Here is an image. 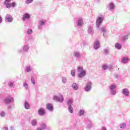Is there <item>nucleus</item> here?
Returning <instances> with one entry per match:
<instances>
[{
    "instance_id": "obj_1",
    "label": "nucleus",
    "mask_w": 130,
    "mask_h": 130,
    "mask_svg": "<svg viewBox=\"0 0 130 130\" xmlns=\"http://www.w3.org/2000/svg\"><path fill=\"white\" fill-rule=\"evenodd\" d=\"M103 21H104V17L101 16H99L96 20V27L98 29L101 31V32H103V35L104 37H107V29H106V27H100L101 24L103 23Z\"/></svg>"
},
{
    "instance_id": "obj_2",
    "label": "nucleus",
    "mask_w": 130,
    "mask_h": 130,
    "mask_svg": "<svg viewBox=\"0 0 130 130\" xmlns=\"http://www.w3.org/2000/svg\"><path fill=\"white\" fill-rule=\"evenodd\" d=\"M77 72L78 73V78H84L87 73L86 70H84V68L82 66H78L77 67Z\"/></svg>"
},
{
    "instance_id": "obj_3",
    "label": "nucleus",
    "mask_w": 130,
    "mask_h": 130,
    "mask_svg": "<svg viewBox=\"0 0 130 130\" xmlns=\"http://www.w3.org/2000/svg\"><path fill=\"white\" fill-rule=\"evenodd\" d=\"M109 88L112 96H115L117 93L116 90H115V89H116V84L115 83L111 84L109 86Z\"/></svg>"
},
{
    "instance_id": "obj_4",
    "label": "nucleus",
    "mask_w": 130,
    "mask_h": 130,
    "mask_svg": "<svg viewBox=\"0 0 130 130\" xmlns=\"http://www.w3.org/2000/svg\"><path fill=\"white\" fill-rule=\"evenodd\" d=\"M13 102H14V97L12 95H9L4 99V103H5L6 105H8V104H11V103H13Z\"/></svg>"
},
{
    "instance_id": "obj_5",
    "label": "nucleus",
    "mask_w": 130,
    "mask_h": 130,
    "mask_svg": "<svg viewBox=\"0 0 130 130\" xmlns=\"http://www.w3.org/2000/svg\"><path fill=\"white\" fill-rule=\"evenodd\" d=\"M46 23V20L42 19L39 21V23L38 25V28L39 30H41L43 29V27L45 26V23Z\"/></svg>"
},
{
    "instance_id": "obj_6",
    "label": "nucleus",
    "mask_w": 130,
    "mask_h": 130,
    "mask_svg": "<svg viewBox=\"0 0 130 130\" xmlns=\"http://www.w3.org/2000/svg\"><path fill=\"white\" fill-rule=\"evenodd\" d=\"M92 89V82H88L86 84V86L84 88V90L85 92H90Z\"/></svg>"
},
{
    "instance_id": "obj_7",
    "label": "nucleus",
    "mask_w": 130,
    "mask_h": 130,
    "mask_svg": "<svg viewBox=\"0 0 130 130\" xmlns=\"http://www.w3.org/2000/svg\"><path fill=\"white\" fill-rule=\"evenodd\" d=\"M53 100L58 102H63L64 99L63 98V96H62V94H60L59 96L54 95L53 97Z\"/></svg>"
},
{
    "instance_id": "obj_8",
    "label": "nucleus",
    "mask_w": 130,
    "mask_h": 130,
    "mask_svg": "<svg viewBox=\"0 0 130 130\" xmlns=\"http://www.w3.org/2000/svg\"><path fill=\"white\" fill-rule=\"evenodd\" d=\"M29 50V45H24L22 47V49H19L18 50V52H27Z\"/></svg>"
},
{
    "instance_id": "obj_9",
    "label": "nucleus",
    "mask_w": 130,
    "mask_h": 130,
    "mask_svg": "<svg viewBox=\"0 0 130 130\" xmlns=\"http://www.w3.org/2000/svg\"><path fill=\"white\" fill-rule=\"evenodd\" d=\"M84 24V20L82 18H78L76 21V25L77 27H82Z\"/></svg>"
},
{
    "instance_id": "obj_10",
    "label": "nucleus",
    "mask_w": 130,
    "mask_h": 130,
    "mask_svg": "<svg viewBox=\"0 0 130 130\" xmlns=\"http://www.w3.org/2000/svg\"><path fill=\"white\" fill-rule=\"evenodd\" d=\"M5 20H7L8 23H12L14 20V18L10 14H7L5 16Z\"/></svg>"
},
{
    "instance_id": "obj_11",
    "label": "nucleus",
    "mask_w": 130,
    "mask_h": 130,
    "mask_svg": "<svg viewBox=\"0 0 130 130\" xmlns=\"http://www.w3.org/2000/svg\"><path fill=\"white\" fill-rule=\"evenodd\" d=\"M38 113L40 116H44L46 114V112L44 109L41 108L39 109Z\"/></svg>"
},
{
    "instance_id": "obj_12",
    "label": "nucleus",
    "mask_w": 130,
    "mask_h": 130,
    "mask_svg": "<svg viewBox=\"0 0 130 130\" xmlns=\"http://www.w3.org/2000/svg\"><path fill=\"white\" fill-rule=\"evenodd\" d=\"M122 93L124 96L128 97V96H129V90H128L127 88H123L122 89Z\"/></svg>"
},
{
    "instance_id": "obj_13",
    "label": "nucleus",
    "mask_w": 130,
    "mask_h": 130,
    "mask_svg": "<svg viewBox=\"0 0 130 130\" xmlns=\"http://www.w3.org/2000/svg\"><path fill=\"white\" fill-rule=\"evenodd\" d=\"M31 18V15L29 13H25L22 17V21H25L26 20H29Z\"/></svg>"
},
{
    "instance_id": "obj_14",
    "label": "nucleus",
    "mask_w": 130,
    "mask_h": 130,
    "mask_svg": "<svg viewBox=\"0 0 130 130\" xmlns=\"http://www.w3.org/2000/svg\"><path fill=\"white\" fill-rule=\"evenodd\" d=\"M33 71V68L32 67V66L28 65L26 67H25L24 69V72L25 73H31Z\"/></svg>"
},
{
    "instance_id": "obj_15",
    "label": "nucleus",
    "mask_w": 130,
    "mask_h": 130,
    "mask_svg": "<svg viewBox=\"0 0 130 130\" xmlns=\"http://www.w3.org/2000/svg\"><path fill=\"white\" fill-rule=\"evenodd\" d=\"M99 47H100V42L99 40H96L95 42H94L93 48L97 50L99 48Z\"/></svg>"
},
{
    "instance_id": "obj_16",
    "label": "nucleus",
    "mask_w": 130,
    "mask_h": 130,
    "mask_svg": "<svg viewBox=\"0 0 130 130\" xmlns=\"http://www.w3.org/2000/svg\"><path fill=\"white\" fill-rule=\"evenodd\" d=\"M46 108L49 111H53V106L52 104L49 103L46 105Z\"/></svg>"
},
{
    "instance_id": "obj_17",
    "label": "nucleus",
    "mask_w": 130,
    "mask_h": 130,
    "mask_svg": "<svg viewBox=\"0 0 130 130\" xmlns=\"http://www.w3.org/2000/svg\"><path fill=\"white\" fill-rule=\"evenodd\" d=\"M11 0H5L4 5H5L7 8V9H10L11 8V4L10 3Z\"/></svg>"
},
{
    "instance_id": "obj_18",
    "label": "nucleus",
    "mask_w": 130,
    "mask_h": 130,
    "mask_svg": "<svg viewBox=\"0 0 130 130\" xmlns=\"http://www.w3.org/2000/svg\"><path fill=\"white\" fill-rule=\"evenodd\" d=\"M130 60V59L127 57H123L121 61L122 63H127Z\"/></svg>"
},
{
    "instance_id": "obj_19",
    "label": "nucleus",
    "mask_w": 130,
    "mask_h": 130,
    "mask_svg": "<svg viewBox=\"0 0 130 130\" xmlns=\"http://www.w3.org/2000/svg\"><path fill=\"white\" fill-rule=\"evenodd\" d=\"M87 31L88 34H90V35H93V34H94V29H93L92 26H89L88 27Z\"/></svg>"
},
{
    "instance_id": "obj_20",
    "label": "nucleus",
    "mask_w": 130,
    "mask_h": 130,
    "mask_svg": "<svg viewBox=\"0 0 130 130\" xmlns=\"http://www.w3.org/2000/svg\"><path fill=\"white\" fill-rule=\"evenodd\" d=\"M74 55L76 58H81V53L78 51H74Z\"/></svg>"
},
{
    "instance_id": "obj_21",
    "label": "nucleus",
    "mask_w": 130,
    "mask_h": 130,
    "mask_svg": "<svg viewBox=\"0 0 130 130\" xmlns=\"http://www.w3.org/2000/svg\"><path fill=\"white\" fill-rule=\"evenodd\" d=\"M115 7L114 4L111 3L109 4L108 9L110 11H112V10H114Z\"/></svg>"
},
{
    "instance_id": "obj_22",
    "label": "nucleus",
    "mask_w": 130,
    "mask_h": 130,
    "mask_svg": "<svg viewBox=\"0 0 130 130\" xmlns=\"http://www.w3.org/2000/svg\"><path fill=\"white\" fill-rule=\"evenodd\" d=\"M24 107L25 109H30V104L28 102L25 101L24 104Z\"/></svg>"
},
{
    "instance_id": "obj_23",
    "label": "nucleus",
    "mask_w": 130,
    "mask_h": 130,
    "mask_svg": "<svg viewBox=\"0 0 130 130\" xmlns=\"http://www.w3.org/2000/svg\"><path fill=\"white\" fill-rule=\"evenodd\" d=\"M37 119H34L31 121V124L32 126H36L37 125Z\"/></svg>"
},
{
    "instance_id": "obj_24",
    "label": "nucleus",
    "mask_w": 130,
    "mask_h": 130,
    "mask_svg": "<svg viewBox=\"0 0 130 130\" xmlns=\"http://www.w3.org/2000/svg\"><path fill=\"white\" fill-rule=\"evenodd\" d=\"M72 88L73 90H78L79 89V84L75 83L72 84Z\"/></svg>"
},
{
    "instance_id": "obj_25",
    "label": "nucleus",
    "mask_w": 130,
    "mask_h": 130,
    "mask_svg": "<svg viewBox=\"0 0 130 130\" xmlns=\"http://www.w3.org/2000/svg\"><path fill=\"white\" fill-rule=\"evenodd\" d=\"M40 127L43 129V130L46 129V127H47V126L46 125V124L45 123H42L40 124Z\"/></svg>"
},
{
    "instance_id": "obj_26",
    "label": "nucleus",
    "mask_w": 130,
    "mask_h": 130,
    "mask_svg": "<svg viewBox=\"0 0 130 130\" xmlns=\"http://www.w3.org/2000/svg\"><path fill=\"white\" fill-rule=\"evenodd\" d=\"M115 48H116L117 49H121V45H120V44L118 43H116L115 44Z\"/></svg>"
},
{
    "instance_id": "obj_27",
    "label": "nucleus",
    "mask_w": 130,
    "mask_h": 130,
    "mask_svg": "<svg viewBox=\"0 0 130 130\" xmlns=\"http://www.w3.org/2000/svg\"><path fill=\"white\" fill-rule=\"evenodd\" d=\"M73 100L70 99L67 101V105L68 107L72 106V105L73 104Z\"/></svg>"
},
{
    "instance_id": "obj_28",
    "label": "nucleus",
    "mask_w": 130,
    "mask_h": 130,
    "mask_svg": "<svg viewBox=\"0 0 130 130\" xmlns=\"http://www.w3.org/2000/svg\"><path fill=\"white\" fill-rule=\"evenodd\" d=\"M68 110L70 113H73L74 112V108L72 106L68 107Z\"/></svg>"
},
{
    "instance_id": "obj_29",
    "label": "nucleus",
    "mask_w": 130,
    "mask_h": 130,
    "mask_svg": "<svg viewBox=\"0 0 130 130\" xmlns=\"http://www.w3.org/2000/svg\"><path fill=\"white\" fill-rule=\"evenodd\" d=\"M120 127L121 128H125L126 127V124L125 123H121L120 124Z\"/></svg>"
},
{
    "instance_id": "obj_30",
    "label": "nucleus",
    "mask_w": 130,
    "mask_h": 130,
    "mask_svg": "<svg viewBox=\"0 0 130 130\" xmlns=\"http://www.w3.org/2000/svg\"><path fill=\"white\" fill-rule=\"evenodd\" d=\"M79 116H82V115H84L85 114V111L83 110H80L79 112Z\"/></svg>"
},
{
    "instance_id": "obj_31",
    "label": "nucleus",
    "mask_w": 130,
    "mask_h": 130,
    "mask_svg": "<svg viewBox=\"0 0 130 130\" xmlns=\"http://www.w3.org/2000/svg\"><path fill=\"white\" fill-rule=\"evenodd\" d=\"M71 75L72 77H75L76 76V70H72L71 72Z\"/></svg>"
},
{
    "instance_id": "obj_32",
    "label": "nucleus",
    "mask_w": 130,
    "mask_h": 130,
    "mask_svg": "<svg viewBox=\"0 0 130 130\" xmlns=\"http://www.w3.org/2000/svg\"><path fill=\"white\" fill-rule=\"evenodd\" d=\"M102 68L104 71L108 69V66L106 64H104L102 66Z\"/></svg>"
},
{
    "instance_id": "obj_33",
    "label": "nucleus",
    "mask_w": 130,
    "mask_h": 130,
    "mask_svg": "<svg viewBox=\"0 0 130 130\" xmlns=\"http://www.w3.org/2000/svg\"><path fill=\"white\" fill-rule=\"evenodd\" d=\"M34 1V0H26L25 4L26 5H29V4H32V3H33Z\"/></svg>"
},
{
    "instance_id": "obj_34",
    "label": "nucleus",
    "mask_w": 130,
    "mask_h": 130,
    "mask_svg": "<svg viewBox=\"0 0 130 130\" xmlns=\"http://www.w3.org/2000/svg\"><path fill=\"white\" fill-rule=\"evenodd\" d=\"M0 116L1 117H5V116H6V113L4 111H1L0 113Z\"/></svg>"
},
{
    "instance_id": "obj_35",
    "label": "nucleus",
    "mask_w": 130,
    "mask_h": 130,
    "mask_svg": "<svg viewBox=\"0 0 130 130\" xmlns=\"http://www.w3.org/2000/svg\"><path fill=\"white\" fill-rule=\"evenodd\" d=\"M92 127V124L91 123V122H90V123L88 124L86 126V129L89 130L90 128Z\"/></svg>"
},
{
    "instance_id": "obj_36",
    "label": "nucleus",
    "mask_w": 130,
    "mask_h": 130,
    "mask_svg": "<svg viewBox=\"0 0 130 130\" xmlns=\"http://www.w3.org/2000/svg\"><path fill=\"white\" fill-rule=\"evenodd\" d=\"M32 32H33V30H32V29H29L27 30V34H28V35H30V34H32Z\"/></svg>"
},
{
    "instance_id": "obj_37",
    "label": "nucleus",
    "mask_w": 130,
    "mask_h": 130,
    "mask_svg": "<svg viewBox=\"0 0 130 130\" xmlns=\"http://www.w3.org/2000/svg\"><path fill=\"white\" fill-rule=\"evenodd\" d=\"M127 38H128V36L127 35H125L122 38V40L124 41V40H126Z\"/></svg>"
},
{
    "instance_id": "obj_38",
    "label": "nucleus",
    "mask_w": 130,
    "mask_h": 130,
    "mask_svg": "<svg viewBox=\"0 0 130 130\" xmlns=\"http://www.w3.org/2000/svg\"><path fill=\"white\" fill-rule=\"evenodd\" d=\"M62 82L63 84H66V83H67V78H66V77H62Z\"/></svg>"
},
{
    "instance_id": "obj_39",
    "label": "nucleus",
    "mask_w": 130,
    "mask_h": 130,
    "mask_svg": "<svg viewBox=\"0 0 130 130\" xmlns=\"http://www.w3.org/2000/svg\"><path fill=\"white\" fill-rule=\"evenodd\" d=\"M23 87L25 89H28V84L26 82L23 83Z\"/></svg>"
},
{
    "instance_id": "obj_40",
    "label": "nucleus",
    "mask_w": 130,
    "mask_h": 130,
    "mask_svg": "<svg viewBox=\"0 0 130 130\" xmlns=\"http://www.w3.org/2000/svg\"><path fill=\"white\" fill-rule=\"evenodd\" d=\"M11 5V8H15V7L16 6V3L13 2L11 4H10Z\"/></svg>"
},
{
    "instance_id": "obj_41",
    "label": "nucleus",
    "mask_w": 130,
    "mask_h": 130,
    "mask_svg": "<svg viewBox=\"0 0 130 130\" xmlns=\"http://www.w3.org/2000/svg\"><path fill=\"white\" fill-rule=\"evenodd\" d=\"M8 85H9V87H13V86H14V82H10L9 83Z\"/></svg>"
},
{
    "instance_id": "obj_42",
    "label": "nucleus",
    "mask_w": 130,
    "mask_h": 130,
    "mask_svg": "<svg viewBox=\"0 0 130 130\" xmlns=\"http://www.w3.org/2000/svg\"><path fill=\"white\" fill-rule=\"evenodd\" d=\"M31 82L33 84V85H35V80L33 77H31Z\"/></svg>"
},
{
    "instance_id": "obj_43",
    "label": "nucleus",
    "mask_w": 130,
    "mask_h": 130,
    "mask_svg": "<svg viewBox=\"0 0 130 130\" xmlns=\"http://www.w3.org/2000/svg\"><path fill=\"white\" fill-rule=\"evenodd\" d=\"M104 53L105 54H108V50L107 49H104Z\"/></svg>"
},
{
    "instance_id": "obj_44",
    "label": "nucleus",
    "mask_w": 130,
    "mask_h": 130,
    "mask_svg": "<svg viewBox=\"0 0 130 130\" xmlns=\"http://www.w3.org/2000/svg\"><path fill=\"white\" fill-rule=\"evenodd\" d=\"M7 109L9 110H11L12 109V106L11 105H8L7 106Z\"/></svg>"
},
{
    "instance_id": "obj_45",
    "label": "nucleus",
    "mask_w": 130,
    "mask_h": 130,
    "mask_svg": "<svg viewBox=\"0 0 130 130\" xmlns=\"http://www.w3.org/2000/svg\"><path fill=\"white\" fill-rule=\"evenodd\" d=\"M101 130H107V128L105 126H102L101 128Z\"/></svg>"
},
{
    "instance_id": "obj_46",
    "label": "nucleus",
    "mask_w": 130,
    "mask_h": 130,
    "mask_svg": "<svg viewBox=\"0 0 130 130\" xmlns=\"http://www.w3.org/2000/svg\"><path fill=\"white\" fill-rule=\"evenodd\" d=\"M108 70H112V66H108Z\"/></svg>"
},
{
    "instance_id": "obj_47",
    "label": "nucleus",
    "mask_w": 130,
    "mask_h": 130,
    "mask_svg": "<svg viewBox=\"0 0 130 130\" xmlns=\"http://www.w3.org/2000/svg\"><path fill=\"white\" fill-rule=\"evenodd\" d=\"M3 22V18H2V17L0 16V24H1Z\"/></svg>"
},
{
    "instance_id": "obj_48",
    "label": "nucleus",
    "mask_w": 130,
    "mask_h": 130,
    "mask_svg": "<svg viewBox=\"0 0 130 130\" xmlns=\"http://www.w3.org/2000/svg\"><path fill=\"white\" fill-rule=\"evenodd\" d=\"M37 130H43V129L42 128H41V127H38L37 128Z\"/></svg>"
},
{
    "instance_id": "obj_49",
    "label": "nucleus",
    "mask_w": 130,
    "mask_h": 130,
    "mask_svg": "<svg viewBox=\"0 0 130 130\" xmlns=\"http://www.w3.org/2000/svg\"><path fill=\"white\" fill-rule=\"evenodd\" d=\"M3 130H8V127H4Z\"/></svg>"
},
{
    "instance_id": "obj_50",
    "label": "nucleus",
    "mask_w": 130,
    "mask_h": 130,
    "mask_svg": "<svg viewBox=\"0 0 130 130\" xmlns=\"http://www.w3.org/2000/svg\"><path fill=\"white\" fill-rule=\"evenodd\" d=\"M115 78H116L117 79H118V75L115 74Z\"/></svg>"
},
{
    "instance_id": "obj_51",
    "label": "nucleus",
    "mask_w": 130,
    "mask_h": 130,
    "mask_svg": "<svg viewBox=\"0 0 130 130\" xmlns=\"http://www.w3.org/2000/svg\"><path fill=\"white\" fill-rule=\"evenodd\" d=\"M11 130H14V127H11Z\"/></svg>"
},
{
    "instance_id": "obj_52",
    "label": "nucleus",
    "mask_w": 130,
    "mask_h": 130,
    "mask_svg": "<svg viewBox=\"0 0 130 130\" xmlns=\"http://www.w3.org/2000/svg\"><path fill=\"white\" fill-rule=\"evenodd\" d=\"M98 2H99V1H100V0H97Z\"/></svg>"
}]
</instances>
